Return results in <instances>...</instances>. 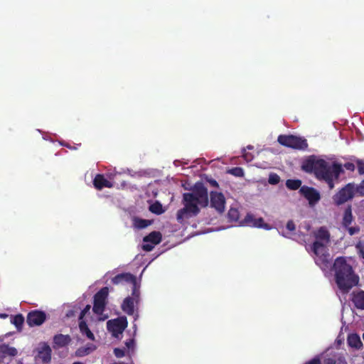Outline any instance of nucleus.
Masks as SVG:
<instances>
[{
	"mask_svg": "<svg viewBox=\"0 0 364 364\" xmlns=\"http://www.w3.org/2000/svg\"><path fill=\"white\" fill-rule=\"evenodd\" d=\"M242 225L253 228H262L266 230L269 229L268 224L265 223L262 218H256L252 214L247 213L244 220L241 222Z\"/></svg>",
	"mask_w": 364,
	"mask_h": 364,
	"instance_id": "nucleus-14",
	"label": "nucleus"
},
{
	"mask_svg": "<svg viewBox=\"0 0 364 364\" xmlns=\"http://www.w3.org/2000/svg\"><path fill=\"white\" fill-rule=\"evenodd\" d=\"M242 157L247 162L251 161L253 159V158H254V156H253V155L252 154L247 153L246 151V149L245 148H244L242 149Z\"/></svg>",
	"mask_w": 364,
	"mask_h": 364,
	"instance_id": "nucleus-37",
	"label": "nucleus"
},
{
	"mask_svg": "<svg viewBox=\"0 0 364 364\" xmlns=\"http://www.w3.org/2000/svg\"><path fill=\"white\" fill-rule=\"evenodd\" d=\"M46 314L40 310H33L27 314L26 323L30 327L38 326L44 323Z\"/></svg>",
	"mask_w": 364,
	"mask_h": 364,
	"instance_id": "nucleus-12",
	"label": "nucleus"
},
{
	"mask_svg": "<svg viewBox=\"0 0 364 364\" xmlns=\"http://www.w3.org/2000/svg\"><path fill=\"white\" fill-rule=\"evenodd\" d=\"M311 250L316 255L315 262L320 267L323 271L331 270L333 267L330 254L325 245L319 241H315L312 246Z\"/></svg>",
	"mask_w": 364,
	"mask_h": 364,
	"instance_id": "nucleus-4",
	"label": "nucleus"
},
{
	"mask_svg": "<svg viewBox=\"0 0 364 364\" xmlns=\"http://www.w3.org/2000/svg\"><path fill=\"white\" fill-rule=\"evenodd\" d=\"M73 364H83L82 363H80V362H75L73 363Z\"/></svg>",
	"mask_w": 364,
	"mask_h": 364,
	"instance_id": "nucleus-49",
	"label": "nucleus"
},
{
	"mask_svg": "<svg viewBox=\"0 0 364 364\" xmlns=\"http://www.w3.org/2000/svg\"><path fill=\"white\" fill-rule=\"evenodd\" d=\"M247 149H253V146H251V145H249V146H247Z\"/></svg>",
	"mask_w": 364,
	"mask_h": 364,
	"instance_id": "nucleus-48",
	"label": "nucleus"
},
{
	"mask_svg": "<svg viewBox=\"0 0 364 364\" xmlns=\"http://www.w3.org/2000/svg\"><path fill=\"white\" fill-rule=\"evenodd\" d=\"M353 220V216L352 214V208L351 205H348V207L345 209L343 220H342V225L344 228H348Z\"/></svg>",
	"mask_w": 364,
	"mask_h": 364,
	"instance_id": "nucleus-23",
	"label": "nucleus"
},
{
	"mask_svg": "<svg viewBox=\"0 0 364 364\" xmlns=\"http://www.w3.org/2000/svg\"><path fill=\"white\" fill-rule=\"evenodd\" d=\"M355 190L356 188H355L354 184L348 183L333 196L334 203L340 205L352 199L354 196Z\"/></svg>",
	"mask_w": 364,
	"mask_h": 364,
	"instance_id": "nucleus-9",
	"label": "nucleus"
},
{
	"mask_svg": "<svg viewBox=\"0 0 364 364\" xmlns=\"http://www.w3.org/2000/svg\"><path fill=\"white\" fill-rule=\"evenodd\" d=\"M205 180L212 187L219 188L218 183L215 179L206 178Z\"/></svg>",
	"mask_w": 364,
	"mask_h": 364,
	"instance_id": "nucleus-41",
	"label": "nucleus"
},
{
	"mask_svg": "<svg viewBox=\"0 0 364 364\" xmlns=\"http://www.w3.org/2000/svg\"><path fill=\"white\" fill-rule=\"evenodd\" d=\"M108 294L109 289L107 287H102L95 294L92 308L95 314L101 315L104 312Z\"/></svg>",
	"mask_w": 364,
	"mask_h": 364,
	"instance_id": "nucleus-7",
	"label": "nucleus"
},
{
	"mask_svg": "<svg viewBox=\"0 0 364 364\" xmlns=\"http://www.w3.org/2000/svg\"><path fill=\"white\" fill-rule=\"evenodd\" d=\"M304 364H347L343 358L339 357L337 359L332 358H325L323 362L318 357H315L306 362Z\"/></svg>",
	"mask_w": 364,
	"mask_h": 364,
	"instance_id": "nucleus-18",
	"label": "nucleus"
},
{
	"mask_svg": "<svg viewBox=\"0 0 364 364\" xmlns=\"http://www.w3.org/2000/svg\"><path fill=\"white\" fill-rule=\"evenodd\" d=\"M128 322L125 316H121L107 323V329L112 332L114 337L117 338L127 327Z\"/></svg>",
	"mask_w": 364,
	"mask_h": 364,
	"instance_id": "nucleus-10",
	"label": "nucleus"
},
{
	"mask_svg": "<svg viewBox=\"0 0 364 364\" xmlns=\"http://www.w3.org/2000/svg\"><path fill=\"white\" fill-rule=\"evenodd\" d=\"M315 237L316 238V241H324L326 242H328L330 240V234L329 232L326 230L325 227H321L317 232L315 233Z\"/></svg>",
	"mask_w": 364,
	"mask_h": 364,
	"instance_id": "nucleus-24",
	"label": "nucleus"
},
{
	"mask_svg": "<svg viewBox=\"0 0 364 364\" xmlns=\"http://www.w3.org/2000/svg\"><path fill=\"white\" fill-rule=\"evenodd\" d=\"M140 299V290L139 286L132 287V296L126 297L122 305V310L127 314L131 316L134 313V306L138 304Z\"/></svg>",
	"mask_w": 364,
	"mask_h": 364,
	"instance_id": "nucleus-6",
	"label": "nucleus"
},
{
	"mask_svg": "<svg viewBox=\"0 0 364 364\" xmlns=\"http://www.w3.org/2000/svg\"><path fill=\"white\" fill-rule=\"evenodd\" d=\"M183 208L179 209L176 213L177 221L182 223L185 219L195 217L200 213L198 203L195 200L193 194L185 193L183 194Z\"/></svg>",
	"mask_w": 364,
	"mask_h": 364,
	"instance_id": "nucleus-3",
	"label": "nucleus"
},
{
	"mask_svg": "<svg viewBox=\"0 0 364 364\" xmlns=\"http://www.w3.org/2000/svg\"><path fill=\"white\" fill-rule=\"evenodd\" d=\"M71 341V338L69 335L57 334L53 337V343L58 347H65L68 345Z\"/></svg>",
	"mask_w": 364,
	"mask_h": 364,
	"instance_id": "nucleus-22",
	"label": "nucleus"
},
{
	"mask_svg": "<svg viewBox=\"0 0 364 364\" xmlns=\"http://www.w3.org/2000/svg\"><path fill=\"white\" fill-rule=\"evenodd\" d=\"M162 240V235L159 231H153L145 236L143 239L144 242H150L154 245L159 244Z\"/></svg>",
	"mask_w": 364,
	"mask_h": 364,
	"instance_id": "nucleus-21",
	"label": "nucleus"
},
{
	"mask_svg": "<svg viewBox=\"0 0 364 364\" xmlns=\"http://www.w3.org/2000/svg\"><path fill=\"white\" fill-rule=\"evenodd\" d=\"M358 171L359 174H364V163L359 162L358 164Z\"/></svg>",
	"mask_w": 364,
	"mask_h": 364,
	"instance_id": "nucleus-44",
	"label": "nucleus"
},
{
	"mask_svg": "<svg viewBox=\"0 0 364 364\" xmlns=\"http://www.w3.org/2000/svg\"><path fill=\"white\" fill-rule=\"evenodd\" d=\"M334 272L335 282L343 293H348L358 284L359 277L354 272L352 266L343 257H337L331 268Z\"/></svg>",
	"mask_w": 364,
	"mask_h": 364,
	"instance_id": "nucleus-2",
	"label": "nucleus"
},
{
	"mask_svg": "<svg viewBox=\"0 0 364 364\" xmlns=\"http://www.w3.org/2000/svg\"><path fill=\"white\" fill-rule=\"evenodd\" d=\"M352 301L357 309L364 310V291L353 292Z\"/></svg>",
	"mask_w": 364,
	"mask_h": 364,
	"instance_id": "nucleus-19",
	"label": "nucleus"
},
{
	"mask_svg": "<svg viewBox=\"0 0 364 364\" xmlns=\"http://www.w3.org/2000/svg\"><path fill=\"white\" fill-rule=\"evenodd\" d=\"M363 340H364V333L363 334Z\"/></svg>",
	"mask_w": 364,
	"mask_h": 364,
	"instance_id": "nucleus-50",
	"label": "nucleus"
},
{
	"mask_svg": "<svg viewBox=\"0 0 364 364\" xmlns=\"http://www.w3.org/2000/svg\"><path fill=\"white\" fill-rule=\"evenodd\" d=\"M228 218L230 221L237 222L240 218V213L237 208H230L228 213Z\"/></svg>",
	"mask_w": 364,
	"mask_h": 364,
	"instance_id": "nucleus-30",
	"label": "nucleus"
},
{
	"mask_svg": "<svg viewBox=\"0 0 364 364\" xmlns=\"http://www.w3.org/2000/svg\"><path fill=\"white\" fill-rule=\"evenodd\" d=\"M92 352V348L90 347H81L77 349L75 351V355L77 357H83Z\"/></svg>",
	"mask_w": 364,
	"mask_h": 364,
	"instance_id": "nucleus-32",
	"label": "nucleus"
},
{
	"mask_svg": "<svg viewBox=\"0 0 364 364\" xmlns=\"http://www.w3.org/2000/svg\"><path fill=\"white\" fill-rule=\"evenodd\" d=\"M277 141L281 145L294 149L305 150L308 147L306 139L294 135L281 134Z\"/></svg>",
	"mask_w": 364,
	"mask_h": 364,
	"instance_id": "nucleus-5",
	"label": "nucleus"
},
{
	"mask_svg": "<svg viewBox=\"0 0 364 364\" xmlns=\"http://www.w3.org/2000/svg\"><path fill=\"white\" fill-rule=\"evenodd\" d=\"M346 228L347 229L349 235L351 236L360 232V228L358 226L350 227L349 225L348 226V228Z\"/></svg>",
	"mask_w": 364,
	"mask_h": 364,
	"instance_id": "nucleus-36",
	"label": "nucleus"
},
{
	"mask_svg": "<svg viewBox=\"0 0 364 364\" xmlns=\"http://www.w3.org/2000/svg\"><path fill=\"white\" fill-rule=\"evenodd\" d=\"M7 316H8V315L6 314H0V318H6Z\"/></svg>",
	"mask_w": 364,
	"mask_h": 364,
	"instance_id": "nucleus-47",
	"label": "nucleus"
},
{
	"mask_svg": "<svg viewBox=\"0 0 364 364\" xmlns=\"http://www.w3.org/2000/svg\"><path fill=\"white\" fill-rule=\"evenodd\" d=\"M355 247L359 253V255L364 259V241H359Z\"/></svg>",
	"mask_w": 364,
	"mask_h": 364,
	"instance_id": "nucleus-35",
	"label": "nucleus"
},
{
	"mask_svg": "<svg viewBox=\"0 0 364 364\" xmlns=\"http://www.w3.org/2000/svg\"><path fill=\"white\" fill-rule=\"evenodd\" d=\"M286 186L289 190L296 191L301 187V181L299 179H288L286 181Z\"/></svg>",
	"mask_w": 364,
	"mask_h": 364,
	"instance_id": "nucleus-28",
	"label": "nucleus"
},
{
	"mask_svg": "<svg viewBox=\"0 0 364 364\" xmlns=\"http://www.w3.org/2000/svg\"><path fill=\"white\" fill-rule=\"evenodd\" d=\"M210 207L215 208L218 213L221 214L225 210V198L222 193L211 191Z\"/></svg>",
	"mask_w": 364,
	"mask_h": 364,
	"instance_id": "nucleus-13",
	"label": "nucleus"
},
{
	"mask_svg": "<svg viewBox=\"0 0 364 364\" xmlns=\"http://www.w3.org/2000/svg\"><path fill=\"white\" fill-rule=\"evenodd\" d=\"M18 353L16 348L10 347L8 344L0 345V359H4L7 355L15 356Z\"/></svg>",
	"mask_w": 364,
	"mask_h": 364,
	"instance_id": "nucleus-20",
	"label": "nucleus"
},
{
	"mask_svg": "<svg viewBox=\"0 0 364 364\" xmlns=\"http://www.w3.org/2000/svg\"><path fill=\"white\" fill-rule=\"evenodd\" d=\"M348 343L350 346L359 349L362 346V342L358 335L353 333L348 337Z\"/></svg>",
	"mask_w": 364,
	"mask_h": 364,
	"instance_id": "nucleus-26",
	"label": "nucleus"
},
{
	"mask_svg": "<svg viewBox=\"0 0 364 364\" xmlns=\"http://www.w3.org/2000/svg\"><path fill=\"white\" fill-rule=\"evenodd\" d=\"M192 191L193 192L190 193L193 194L195 200L198 201V204L202 207H206L208 205V192L204 184L202 182H196Z\"/></svg>",
	"mask_w": 364,
	"mask_h": 364,
	"instance_id": "nucleus-8",
	"label": "nucleus"
},
{
	"mask_svg": "<svg viewBox=\"0 0 364 364\" xmlns=\"http://www.w3.org/2000/svg\"><path fill=\"white\" fill-rule=\"evenodd\" d=\"M280 177L276 173H270L268 178V182L271 185H277L280 182Z\"/></svg>",
	"mask_w": 364,
	"mask_h": 364,
	"instance_id": "nucleus-33",
	"label": "nucleus"
},
{
	"mask_svg": "<svg viewBox=\"0 0 364 364\" xmlns=\"http://www.w3.org/2000/svg\"><path fill=\"white\" fill-rule=\"evenodd\" d=\"M114 353L117 358H122L125 355L124 350L118 348H114Z\"/></svg>",
	"mask_w": 364,
	"mask_h": 364,
	"instance_id": "nucleus-38",
	"label": "nucleus"
},
{
	"mask_svg": "<svg viewBox=\"0 0 364 364\" xmlns=\"http://www.w3.org/2000/svg\"><path fill=\"white\" fill-rule=\"evenodd\" d=\"M79 328L82 334L86 335V336L92 341L95 340L94 334L88 328L87 323L85 321H80Z\"/></svg>",
	"mask_w": 364,
	"mask_h": 364,
	"instance_id": "nucleus-25",
	"label": "nucleus"
},
{
	"mask_svg": "<svg viewBox=\"0 0 364 364\" xmlns=\"http://www.w3.org/2000/svg\"><path fill=\"white\" fill-rule=\"evenodd\" d=\"M90 305H87L84 308V309L82 310V311L80 312V316H79V320L80 321H84L83 318L85 316V314L90 311Z\"/></svg>",
	"mask_w": 364,
	"mask_h": 364,
	"instance_id": "nucleus-40",
	"label": "nucleus"
},
{
	"mask_svg": "<svg viewBox=\"0 0 364 364\" xmlns=\"http://www.w3.org/2000/svg\"><path fill=\"white\" fill-rule=\"evenodd\" d=\"M287 229L289 231H294L296 229L294 223L292 220H289L287 223Z\"/></svg>",
	"mask_w": 364,
	"mask_h": 364,
	"instance_id": "nucleus-42",
	"label": "nucleus"
},
{
	"mask_svg": "<svg viewBox=\"0 0 364 364\" xmlns=\"http://www.w3.org/2000/svg\"><path fill=\"white\" fill-rule=\"evenodd\" d=\"M151 225V221L146 219L135 218L134 220V225L138 229H144Z\"/></svg>",
	"mask_w": 364,
	"mask_h": 364,
	"instance_id": "nucleus-29",
	"label": "nucleus"
},
{
	"mask_svg": "<svg viewBox=\"0 0 364 364\" xmlns=\"http://www.w3.org/2000/svg\"><path fill=\"white\" fill-rule=\"evenodd\" d=\"M134 340L133 339H129L128 341H126L125 344H126V346L128 348H132L134 346Z\"/></svg>",
	"mask_w": 364,
	"mask_h": 364,
	"instance_id": "nucleus-45",
	"label": "nucleus"
},
{
	"mask_svg": "<svg viewBox=\"0 0 364 364\" xmlns=\"http://www.w3.org/2000/svg\"><path fill=\"white\" fill-rule=\"evenodd\" d=\"M11 322L16 326L18 331H21L24 323V317L22 314H16L12 316Z\"/></svg>",
	"mask_w": 364,
	"mask_h": 364,
	"instance_id": "nucleus-27",
	"label": "nucleus"
},
{
	"mask_svg": "<svg viewBox=\"0 0 364 364\" xmlns=\"http://www.w3.org/2000/svg\"><path fill=\"white\" fill-rule=\"evenodd\" d=\"M149 210L151 213L157 215H160L164 212L162 205L159 202H156L154 204L151 205L149 207Z\"/></svg>",
	"mask_w": 364,
	"mask_h": 364,
	"instance_id": "nucleus-31",
	"label": "nucleus"
},
{
	"mask_svg": "<svg viewBox=\"0 0 364 364\" xmlns=\"http://www.w3.org/2000/svg\"><path fill=\"white\" fill-rule=\"evenodd\" d=\"M301 168L307 173H314L317 179L325 181L330 189L334 187L333 180L337 179L343 171L342 166L338 163L330 165L324 159L314 157L305 160Z\"/></svg>",
	"mask_w": 364,
	"mask_h": 364,
	"instance_id": "nucleus-1",
	"label": "nucleus"
},
{
	"mask_svg": "<svg viewBox=\"0 0 364 364\" xmlns=\"http://www.w3.org/2000/svg\"><path fill=\"white\" fill-rule=\"evenodd\" d=\"M51 352L50 347L44 343L38 348L37 357L44 363H49L51 360Z\"/></svg>",
	"mask_w": 364,
	"mask_h": 364,
	"instance_id": "nucleus-16",
	"label": "nucleus"
},
{
	"mask_svg": "<svg viewBox=\"0 0 364 364\" xmlns=\"http://www.w3.org/2000/svg\"><path fill=\"white\" fill-rule=\"evenodd\" d=\"M93 186L97 190H102L104 188H112L113 184L108 181L103 174H97L93 179Z\"/></svg>",
	"mask_w": 364,
	"mask_h": 364,
	"instance_id": "nucleus-17",
	"label": "nucleus"
},
{
	"mask_svg": "<svg viewBox=\"0 0 364 364\" xmlns=\"http://www.w3.org/2000/svg\"><path fill=\"white\" fill-rule=\"evenodd\" d=\"M228 173L237 177H242L244 176V171L241 167H234L230 169Z\"/></svg>",
	"mask_w": 364,
	"mask_h": 364,
	"instance_id": "nucleus-34",
	"label": "nucleus"
},
{
	"mask_svg": "<svg viewBox=\"0 0 364 364\" xmlns=\"http://www.w3.org/2000/svg\"><path fill=\"white\" fill-rule=\"evenodd\" d=\"M345 167L350 171H353L355 168V166L352 163H347L345 164Z\"/></svg>",
	"mask_w": 364,
	"mask_h": 364,
	"instance_id": "nucleus-46",
	"label": "nucleus"
},
{
	"mask_svg": "<svg viewBox=\"0 0 364 364\" xmlns=\"http://www.w3.org/2000/svg\"><path fill=\"white\" fill-rule=\"evenodd\" d=\"M154 247V245L152 244V243H146V244H144L143 245V250L146 251V252H150L151 251Z\"/></svg>",
	"mask_w": 364,
	"mask_h": 364,
	"instance_id": "nucleus-43",
	"label": "nucleus"
},
{
	"mask_svg": "<svg viewBox=\"0 0 364 364\" xmlns=\"http://www.w3.org/2000/svg\"><path fill=\"white\" fill-rule=\"evenodd\" d=\"M112 284L117 285L124 283H129L132 285V287H134V286H138L136 284V277L131 273L119 274L112 279Z\"/></svg>",
	"mask_w": 364,
	"mask_h": 364,
	"instance_id": "nucleus-15",
	"label": "nucleus"
},
{
	"mask_svg": "<svg viewBox=\"0 0 364 364\" xmlns=\"http://www.w3.org/2000/svg\"><path fill=\"white\" fill-rule=\"evenodd\" d=\"M356 191L360 196H364V180H363L356 187Z\"/></svg>",
	"mask_w": 364,
	"mask_h": 364,
	"instance_id": "nucleus-39",
	"label": "nucleus"
},
{
	"mask_svg": "<svg viewBox=\"0 0 364 364\" xmlns=\"http://www.w3.org/2000/svg\"><path fill=\"white\" fill-rule=\"evenodd\" d=\"M300 194L309 202L310 206H314L321 199L320 193L314 188L303 186L299 189Z\"/></svg>",
	"mask_w": 364,
	"mask_h": 364,
	"instance_id": "nucleus-11",
	"label": "nucleus"
}]
</instances>
